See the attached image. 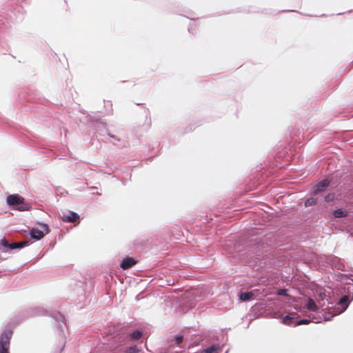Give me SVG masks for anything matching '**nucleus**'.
Listing matches in <instances>:
<instances>
[{"label":"nucleus","instance_id":"obj_13","mask_svg":"<svg viewBox=\"0 0 353 353\" xmlns=\"http://www.w3.org/2000/svg\"><path fill=\"white\" fill-rule=\"evenodd\" d=\"M316 203V200L314 198H309L305 202V205L306 207H309L311 205H314Z\"/></svg>","mask_w":353,"mask_h":353},{"label":"nucleus","instance_id":"obj_12","mask_svg":"<svg viewBox=\"0 0 353 353\" xmlns=\"http://www.w3.org/2000/svg\"><path fill=\"white\" fill-rule=\"evenodd\" d=\"M141 336H142V332L139 330H136L130 334V337L133 340L139 339Z\"/></svg>","mask_w":353,"mask_h":353},{"label":"nucleus","instance_id":"obj_6","mask_svg":"<svg viewBox=\"0 0 353 353\" xmlns=\"http://www.w3.org/2000/svg\"><path fill=\"white\" fill-rule=\"evenodd\" d=\"M30 235L32 239L37 241L40 240L43 237V232L34 228L30 230Z\"/></svg>","mask_w":353,"mask_h":353},{"label":"nucleus","instance_id":"obj_2","mask_svg":"<svg viewBox=\"0 0 353 353\" xmlns=\"http://www.w3.org/2000/svg\"><path fill=\"white\" fill-rule=\"evenodd\" d=\"M12 336L11 330H5L0 336V353H9L10 339Z\"/></svg>","mask_w":353,"mask_h":353},{"label":"nucleus","instance_id":"obj_10","mask_svg":"<svg viewBox=\"0 0 353 353\" xmlns=\"http://www.w3.org/2000/svg\"><path fill=\"white\" fill-rule=\"evenodd\" d=\"M349 298L347 296H343L339 301V305H341L342 310H345L348 305Z\"/></svg>","mask_w":353,"mask_h":353},{"label":"nucleus","instance_id":"obj_21","mask_svg":"<svg viewBox=\"0 0 353 353\" xmlns=\"http://www.w3.org/2000/svg\"><path fill=\"white\" fill-rule=\"evenodd\" d=\"M334 195L333 194H329L328 195H327L325 198V201H332L333 199H334Z\"/></svg>","mask_w":353,"mask_h":353},{"label":"nucleus","instance_id":"obj_5","mask_svg":"<svg viewBox=\"0 0 353 353\" xmlns=\"http://www.w3.org/2000/svg\"><path fill=\"white\" fill-rule=\"evenodd\" d=\"M136 263L137 261L134 259L132 258L127 257L122 261L121 263V268L123 270H128L134 266Z\"/></svg>","mask_w":353,"mask_h":353},{"label":"nucleus","instance_id":"obj_20","mask_svg":"<svg viewBox=\"0 0 353 353\" xmlns=\"http://www.w3.org/2000/svg\"><path fill=\"white\" fill-rule=\"evenodd\" d=\"M136 352H137V348L136 346L131 347L126 350L127 353H133Z\"/></svg>","mask_w":353,"mask_h":353},{"label":"nucleus","instance_id":"obj_1","mask_svg":"<svg viewBox=\"0 0 353 353\" xmlns=\"http://www.w3.org/2000/svg\"><path fill=\"white\" fill-rule=\"evenodd\" d=\"M6 201L9 205L20 211L28 210L27 204L24 203V199L18 194L8 196Z\"/></svg>","mask_w":353,"mask_h":353},{"label":"nucleus","instance_id":"obj_8","mask_svg":"<svg viewBox=\"0 0 353 353\" xmlns=\"http://www.w3.org/2000/svg\"><path fill=\"white\" fill-rule=\"evenodd\" d=\"M29 241H23L21 242H17V243H10V249H17V248H22L25 246H27L29 245Z\"/></svg>","mask_w":353,"mask_h":353},{"label":"nucleus","instance_id":"obj_17","mask_svg":"<svg viewBox=\"0 0 353 353\" xmlns=\"http://www.w3.org/2000/svg\"><path fill=\"white\" fill-rule=\"evenodd\" d=\"M310 323V320L302 319V320L297 321V323L295 324V325H307V324H309Z\"/></svg>","mask_w":353,"mask_h":353},{"label":"nucleus","instance_id":"obj_7","mask_svg":"<svg viewBox=\"0 0 353 353\" xmlns=\"http://www.w3.org/2000/svg\"><path fill=\"white\" fill-rule=\"evenodd\" d=\"M254 294L252 292H241L239 298L242 301H249L253 299Z\"/></svg>","mask_w":353,"mask_h":353},{"label":"nucleus","instance_id":"obj_9","mask_svg":"<svg viewBox=\"0 0 353 353\" xmlns=\"http://www.w3.org/2000/svg\"><path fill=\"white\" fill-rule=\"evenodd\" d=\"M307 308L312 312H316L318 310V307L316 306L315 302L313 299H309L307 304Z\"/></svg>","mask_w":353,"mask_h":353},{"label":"nucleus","instance_id":"obj_19","mask_svg":"<svg viewBox=\"0 0 353 353\" xmlns=\"http://www.w3.org/2000/svg\"><path fill=\"white\" fill-rule=\"evenodd\" d=\"M183 340V337L181 335H176L175 336V341H176V344H178V345H179L181 343H182Z\"/></svg>","mask_w":353,"mask_h":353},{"label":"nucleus","instance_id":"obj_22","mask_svg":"<svg viewBox=\"0 0 353 353\" xmlns=\"http://www.w3.org/2000/svg\"><path fill=\"white\" fill-rule=\"evenodd\" d=\"M43 228H47L48 227H47V225H43Z\"/></svg>","mask_w":353,"mask_h":353},{"label":"nucleus","instance_id":"obj_16","mask_svg":"<svg viewBox=\"0 0 353 353\" xmlns=\"http://www.w3.org/2000/svg\"><path fill=\"white\" fill-rule=\"evenodd\" d=\"M0 244L5 248H9L10 249V243H9L5 238L1 240Z\"/></svg>","mask_w":353,"mask_h":353},{"label":"nucleus","instance_id":"obj_14","mask_svg":"<svg viewBox=\"0 0 353 353\" xmlns=\"http://www.w3.org/2000/svg\"><path fill=\"white\" fill-rule=\"evenodd\" d=\"M216 350V347L215 345H211L210 347L203 350V353H213Z\"/></svg>","mask_w":353,"mask_h":353},{"label":"nucleus","instance_id":"obj_11","mask_svg":"<svg viewBox=\"0 0 353 353\" xmlns=\"http://www.w3.org/2000/svg\"><path fill=\"white\" fill-rule=\"evenodd\" d=\"M334 215L335 216V217L341 218L347 215V213L345 211L341 209H338L334 210Z\"/></svg>","mask_w":353,"mask_h":353},{"label":"nucleus","instance_id":"obj_15","mask_svg":"<svg viewBox=\"0 0 353 353\" xmlns=\"http://www.w3.org/2000/svg\"><path fill=\"white\" fill-rule=\"evenodd\" d=\"M292 317H291L290 315H286L283 319V323L285 325H290V323L292 322Z\"/></svg>","mask_w":353,"mask_h":353},{"label":"nucleus","instance_id":"obj_3","mask_svg":"<svg viewBox=\"0 0 353 353\" xmlns=\"http://www.w3.org/2000/svg\"><path fill=\"white\" fill-rule=\"evenodd\" d=\"M329 185L330 181L327 179L320 181L313 188V194H316L325 191Z\"/></svg>","mask_w":353,"mask_h":353},{"label":"nucleus","instance_id":"obj_4","mask_svg":"<svg viewBox=\"0 0 353 353\" xmlns=\"http://www.w3.org/2000/svg\"><path fill=\"white\" fill-rule=\"evenodd\" d=\"M79 219V216L74 212H69L68 214L63 215L62 219L65 222L68 223H75Z\"/></svg>","mask_w":353,"mask_h":353},{"label":"nucleus","instance_id":"obj_18","mask_svg":"<svg viewBox=\"0 0 353 353\" xmlns=\"http://www.w3.org/2000/svg\"><path fill=\"white\" fill-rule=\"evenodd\" d=\"M277 294L279 295L288 296V290H286V289L279 290L277 292Z\"/></svg>","mask_w":353,"mask_h":353}]
</instances>
